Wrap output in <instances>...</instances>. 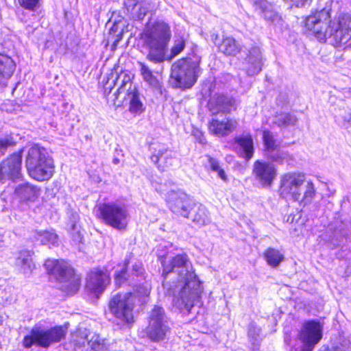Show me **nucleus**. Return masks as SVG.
I'll return each instance as SVG.
<instances>
[{
    "label": "nucleus",
    "mask_w": 351,
    "mask_h": 351,
    "mask_svg": "<svg viewBox=\"0 0 351 351\" xmlns=\"http://www.w3.org/2000/svg\"><path fill=\"white\" fill-rule=\"evenodd\" d=\"M161 263L163 267L162 276L166 277L172 273L178 276L177 283L163 282L165 293L173 295L172 302L176 308L189 313L191 308L199 302L202 287L188 255L178 254L168 261H161Z\"/></svg>",
    "instance_id": "nucleus-1"
},
{
    "label": "nucleus",
    "mask_w": 351,
    "mask_h": 351,
    "mask_svg": "<svg viewBox=\"0 0 351 351\" xmlns=\"http://www.w3.org/2000/svg\"><path fill=\"white\" fill-rule=\"evenodd\" d=\"M305 27L320 42L330 38L334 44L341 46L351 39V16L348 14L341 15L338 23H332L329 11L323 9L306 19Z\"/></svg>",
    "instance_id": "nucleus-2"
},
{
    "label": "nucleus",
    "mask_w": 351,
    "mask_h": 351,
    "mask_svg": "<svg viewBox=\"0 0 351 351\" xmlns=\"http://www.w3.org/2000/svg\"><path fill=\"white\" fill-rule=\"evenodd\" d=\"M141 38L147 50V60L154 64H161L169 60L167 52L171 38L169 24L164 21L154 23L143 31Z\"/></svg>",
    "instance_id": "nucleus-3"
},
{
    "label": "nucleus",
    "mask_w": 351,
    "mask_h": 351,
    "mask_svg": "<svg viewBox=\"0 0 351 351\" xmlns=\"http://www.w3.org/2000/svg\"><path fill=\"white\" fill-rule=\"evenodd\" d=\"M280 193L287 201L298 202L306 206L314 199L316 191L311 180H306L305 175L297 172H289L282 176Z\"/></svg>",
    "instance_id": "nucleus-4"
},
{
    "label": "nucleus",
    "mask_w": 351,
    "mask_h": 351,
    "mask_svg": "<svg viewBox=\"0 0 351 351\" xmlns=\"http://www.w3.org/2000/svg\"><path fill=\"white\" fill-rule=\"evenodd\" d=\"M25 166L29 176L39 182L49 180L55 169L53 160L47 151L37 145L28 149Z\"/></svg>",
    "instance_id": "nucleus-5"
},
{
    "label": "nucleus",
    "mask_w": 351,
    "mask_h": 351,
    "mask_svg": "<svg viewBox=\"0 0 351 351\" xmlns=\"http://www.w3.org/2000/svg\"><path fill=\"white\" fill-rule=\"evenodd\" d=\"M197 56L180 59L171 66L170 84L174 88H189L196 82L199 72Z\"/></svg>",
    "instance_id": "nucleus-6"
},
{
    "label": "nucleus",
    "mask_w": 351,
    "mask_h": 351,
    "mask_svg": "<svg viewBox=\"0 0 351 351\" xmlns=\"http://www.w3.org/2000/svg\"><path fill=\"white\" fill-rule=\"evenodd\" d=\"M44 266L60 284V289L68 294L75 293L80 285V278L70 265L64 261L47 259Z\"/></svg>",
    "instance_id": "nucleus-7"
},
{
    "label": "nucleus",
    "mask_w": 351,
    "mask_h": 351,
    "mask_svg": "<svg viewBox=\"0 0 351 351\" xmlns=\"http://www.w3.org/2000/svg\"><path fill=\"white\" fill-rule=\"evenodd\" d=\"M144 269L142 264L139 262L135 263L132 265L131 274L126 278L127 270L125 266L114 275V282L117 287H121L125 283L133 286L134 292L132 293L133 298L147 297L151 290L150 284L145 280Z\"/></svg>",
    "instance_id": "nucleus-8"
},
{
    "label": "nucleus",
    "mask_w": 351,
    "mask_h": 351,
    "mask_svg": "<svg viewBox=\"0 0 351 351\" xmlns=\"http://www.w3.org/2000/svg\"><path fill=\"white\" fill-rule=\"evenodd\" d=\"M98 217L108 226L121 230L128 225L129 213L124 206L118 203H103L98 205Z\"/></svg>",
    "instance_id": "nucleus-9"
},
{
    "label": "nucleus",
    "mask_w": 351,
    "mask_h": 351,
    "mask_svg": "<svg viewBox=\"0 0 351 351\" xmlns=\"http://www.w3.org/2000/svg\"><path fill=\"white\" fill-rule=\"evenodd\" d=\"M110 312L114 316L117 324H130L134 322V299L132 293H118L108 304Z\"/></svg>",
    "instance_id": "nucleus-10"
},
{
    "label": "nucleus",
    "mask_w": 351,
    "mask_h": 351,
    "mask_svg": "<svg viewBox=\"0 0 351 351\" xmlns=\"http://www.w3.org/2000/svg\"><path fill=\"white\" fill-rule=\"evenodd\" d=\"M114 85L118 86L114 93L115 99L119 98L121 93H126L125 99L129 101V111L135 115L140 114L144 111L143 104L142 103L139 93L135 86L132 84L131 77L129 75L121 73L114 82Z\"/></svg>",
    "instance_id": "nucleus-11"
},
{
    "label": "nucleus",
    "mask_w": 351,
    "mask_h": 351,
    "mask_svg": "<svg viewBox=\"0 0 351 351\" xmlns=\"http://www.w3.org/2000/svg\"><path fill=\"white\" fill-rule=\"evenodd\" d=\"M169 331V326L164 309L160 306H154L151 311L147 328L149 338L154 341L164 340Z\"/></svg>",
    "instance_id": "nucleus-12"
},
{
    "label": "nucleus",
    "mask_w": 351,
    "mask_h": 351,
    "mask_svg": "<svg viewBox=\"0 0 351 351\" xmlns=\"http://www.w3.org/2000/svg\"><path fill=\"white\" fill-rule=\"evenodd\" d=\"M166 201L168 207L173 213L186 218H189L191 211L195 206L190 197L181 191H170Z\"/></svg>",
    "instance_id": "nucleus-13"
},
{
    "label": "nucleus",
    "mask_w": 351,
    "mask_h": 351,
    "mask_svg": "<svg viewBox=\"0 0 351 351\" xmlns=\"http://www.w3.org/2000/svg\"><path fill=\"white\" fill-rule=\"evenodd\" d=\"M322 337V326L319 322L311 320L304 323L300 332L303 346L301 351H313Z\"/></svg>",
    "instance_id": "nucleus-14"
},
{
    "label": "nucleus",
    "mask_w": 351,
    "mask_h": 351,
    "mask_svg": "<svg viewBox=\"0 0 351 351\" xmlns=\"http://www.w3.org/2000/svg\"><path fill=\"white\" fill-rule=\"evenodd\" d=\"M252 173L263 187H269L276 179L277 169L273 163L258 160L253 165Z\"/></svg>",
    "instance_id": "nucleus-15"
},
{
    "label": "nucleus",
    "mask_w": 351,
    "mask_h": 351,
    "mask_svg": "<svg viewBox=\"0 0 351 351\" xmlns=\"http://www.w3.org/2000/svg\"><path fill=\"white\" fill-rule=\"evenodd\" d=\"M21 168V153H14L0 164V182L19 178Z\"/></svg>",
    "instance_id": "nucleus-16"
},
{
    "label": "nucleus",
    "mask_w": 351,
    "mask_h": 351,
    "mask_svg": "<svg viewBox=\"0 0 351 351\" xmlns=\"http://www.w3.org/2000/svg\"><path fill=\"white\" fill-rule=\"evenodd\" d=\"M237 126L236 120L223 117L221 119L213 118L209 123L208 129L211 134L217 136H225L232 132Z\"/></svg>",
    "instance_id": "nucleus-17"
},
{
    "label": "nucleus",
    "mask_w": 351,
    "mask_h": 351,
    "mask_svg": "<svg viewBox=\"0 0 351 351\" xmlns=\"http://www.w3.org/2000/svg\"><path fill=\"white\" fill-rule=\"evenodd\" d=\"M109 282L110 277L106 271L95 269L88 276L86 288L90 291L97 294L103 292Z\"/></svg>",
    "instance_id": "nucleus-18"
},
{
    "label": "nucleus",
    "mask_w": 351,
    "mask_h": 351,
    "mask_svg": "<svg viewBox=\"0 0 351 351\" xmlns=\"http://www.w3.org/2000/svg\"><path fill=\"white\" fill-rule=\"evenodd\" d=\"M208 107L213 114L219 112H229L236 109V101L223 95H214L208 103Z\"/></svg>",
    "instance_id": "nucleus-19"
},
{
    "label": "nucleus",
    "mask_w": 351,
    "mask_h": 351,
    "mask_svg": "<svg viewBox=\"0 0 351 351\" xmlns=\"http://www.w3.org/2000/svg\"><path fill=\"white\" fill-rule=\"evenodd\" d=\"M255 10L269 23H275L280 16L271 3L267 0H250Z\"/></svg>",
    "instance_id": "nucleus-20"
},
{
    "label": "nucleus",
    "mask_w": 351,
    "mask_h": 351,
    "mask_svg": "<svg viewBox=\"0 0 351 351\" xmlns=\"http://www.w3.org/2000/svg\"><path fill=\"white\" fill-rule=\"evenodd\" d=\"M218 38L217 34L212 35V40L217 45L219 51L226 56H235L241 50L239 43L231 36H226L223 38L221 43H217Z\"/></svg>",
    "instance_id": "nucleus-21"
},
{
    "label": "nucleus",
    "mask_w": 351,
    "mask_h": 351,
    "mask_svg": "<svg viewBox=\"0 0 351 351\" xmlns=\"http://www.w3.org/2000/svg\"><path fill=\"white\" fill-rule=\"evenodd\" d=\"M248 64L247 73L249 75L258 74L262 69V53L258 47H254L250 51L246 59Z\"/></svg>",
    "instance_id": "nucleus-22"
},
{
    "label": "nucleus",
    "mask_w": 351,
    "mask_h": 351,
    "mask_svg": "<svg viewBox=\"0 0 351 351\" xmlns=\"http://www.w3.org/2000/svg\"><path fill=\"white\" fill-rule=\"evenodd\" d=\"M189 217L199 227L208 225L211 222L208 210L202 204H195V206L193 207L191 211Z\"/></svg>",
    "instance_id": "nucleus-23"
},
{
    "label": "nucleus",
    "mask_w": 351,
    "mask_h": 351,
    "mask_svg": "<svg viewBox=\"0 0 351 351\" xmlns=\"http://www.w3.org/2000/svg\"><path fill=\"white\" fill-rule=\"evenodd\" d=\"M15 193L21 200L34 202L39 197L40 190L29 183H24L15 189Z\"/></svg>",
    "instance_id": "nucleus-24"
},
{
    "label": "nucleus",
    "mask_w": 351,
    "mask_h": 351,
    "mask_svg": "<svg viewBox=\"0 0 351 351\" xmlns=\"http://www.w3.org/2000/svg\"><path fill=\"white\" fill-rule=\"evenodd\" d=\"M151 150L152 152L151 160L154 163L157 164L160 158H164L166 160V163H167L166 166L171 165L170 161L173 158L172 151L170 150L165 145L161 143H153L151 145Z\"/></svg>",
    "instance_id": "nucleus-25"
},
{
    "label": "nucleus",
    "mask_w": 351,
    "mask_h": 351,
    "mask_svg": "<svg viewBox=\"0 0 351 351\" xmlns=\"http://www.w3.org/2000/svg\"><path fill=\"white\" fill-rule=\"evenodd\" d=\"M15 64L11 58L0 53V84H5L12 75Z\"/></svg>",
    "instance_id": "nucleus-26"
},
{
    "label": "nucleus",
    "mask_w": 351,
    "mask_h": 351,
    "mask_svg": "<svg viewBox=\"0 0 351 351\" xmlns=\"http://www.w3.org/2000/svg\"><path fill=\"white\" fill-rule=\"evenodd\" d=\"M146 0H125L124 6L134 17L142 19L145 16L148 9L145 6Z\"/></svg>",
    "instance_id": "nucleus-27"
},
{
    "label": "nucleus",
    "mask_w": 351,
    "mask_h": 351,
    "mask_svg": "<svg viewBox=\"0 0 351 351\" xmlns=\"http://www.w3.org/2000/svg\"><path fill=\"white\" fill-rule=\"evenodd\" d=\"M32 251L23 250L19 253L16 258V265L24 274H31L34 269V264L32 258Z\"/></svg>",
    "instance_id": "nucleus-28"
},
{
    "label": "nucleus",
    "mask_w": 351,
    "mask_h": 351,
    "mask_svg": "<svg viewBox=\"0 0 351 351\" xmlns=\"http://www.w3.org/2000/svg\"><path fill=\"white\" fill-rule=\"evenodd\" d=\"M140 74L144 80L150 87L155 89L160 88V83L153 71L145 63L138 62Z\"/></svg>",
    "instance_id": "nucleus-29"
},
{
    "label": "nucleus",
    "mask_w": 351,
    "mask_h": 351,
    "mask_svg": "<svg viewBox=\"0 0 351 351\" xmlns=\"http://www.w3.org/2000/svg\"><path fill=\"white\" fill-rule=\"evenodd\" d=\"M235 142L242 149L243 157L249 160L254 154L253 139L250 134H243L235 138Z\"/></svg>",
    "instance_id": "nucleus-30"
},
{
    "label": "nucleus",
    "mask_w": 351,
    "mask_h": 351,
    "mask_svg": "<svg viewBox=\"0 0 351 351\" xmlns=\"http://www.w3.org/2000/svg\"><path fill=\"white\" fill-rule=\"evenodd\" d=\"M264 257L267 264L276 267L284 260V256L279 250L269 247L265 250Z\"/></svg>",
    "instance_id": "nucleus-31"
},
{
    "label": "nucleus",
    "mask_w": 351,
    "mask_h": 351,
    "mask_svg": "<svg viewBox=\"0 0 351 351\" xmlns=\"http://www.w3.org/2000/svg\"><path fill=\"white\" fill-rule=\"evenodd\" d=\"M335 119L342 127L348 128L351 125V112L348 109L339 108L335 110Z\"/></svg>",
    "instance_id": "nucleus-32"
},
{
    "label": "nucleus",
    "mask_w": 351,
    "mask_h": 351,
    "mask_svg": "<svg viewBox=\"0 0 351 351\" xmlns=\"http://www.w3.org/2000/svg\"><path fill=\"white\" fill-rule=\"evenodd\" d=\"M34 237L43 245H56L58 243V235L53 231L36 232Z\"/></svg>",
    "instance_id": "nucleus-33"
},
{
    "label": "nucleus",
    "mask_w": 351,
    "mask_h": 351,
    "mask_svg": "<svg viewBox=\"0 0 351 351\" xmlns=\"http://www.w3.org/2000/svg\"><path fill=\"white\" fill-rule=\"evenodd\" d=\"M296 120V117L292 114L280 113L276 115L274 122L280 127H286L295 124Z\"/></svg>",
    "instance_id": "nucleus-34"
},
{
    "label": "nucleus",
    "mask_w": 351,
    "mask_h": 351,
    "mask_svg": "<svg viewBox=\"0 0 351 351\" xmlns=\"http://www.w3.org/2000/svg\"><path fill=\"white\" fill-rule=\"evenodd\" d=\"M264 146L266 155L273 151H276L278 147L274 136L271 132L268 130H264L263 134Z\"/></svg>",
    "instance_id": "nucleus-35"
},
{
    "label": "nucleus",
    "mask_w": 351,
    "mask_h": 351,
    "mask_svg": "<svg viewBox=\"0 0 351 351\" xmlns=\"http://www.w3.org/2000/svg\"><path fill=\"white\" fill-rule=\"evenodd\" d=\"M49 331L52 344L64 339L67 332V328L62 326H55L49 329Z\"/></svg>",
    "instance_id": "nucleus-36"
},
{
    "label": "nucleus",
    "mask_w": 351,
    "mask_h": 351,
    "mask_svg": "<svg viewBox=\"0 0 351 351\" xmlns=\"http://www.w3.org/2000/svg\"><path fill=\"white\" fill-rule=\"evenodd\" d=\"M34 336L37 339V344L42 347L47 348L51 344L49 330L36 329Z\"/></svg>",
    "instance_id": "nucleus-37"
},
{
    "label": "nucleus",
    "mask_w": 351,
    "mask_h": 351,
    "mask_svg": "<svg viewBox=\"0 0 351 351\" xmlns=\"http://www.w3.org/2000/svg\"><path fill=\"white\" fill-rule=\"evenodd\" d=\"M208 161L210 166V169L213 171L217 172L218 176L223 180L226 181L227 180V176L226 175L225 171L223 169L221 168L219 166V162L217 160H216L214 158H212L210 156H208Z\"/></svg>",
    "instance_id": "nucleus-38"
},
{
    "label": "nucleus",
    "mask_w": 351,
    "mask_h": 351,
    "mask_svg": "<svg viewBox=\"0 0 351 351\" xmlns=\"http://www.w3.org/2000/svg\"><path fill=\"white\" fill-rule=\"evenodd\" d=\"M267 157L272 161L282 164L288 157L287 153L276 149L267 154Z\"/></svg>",
    "instance_id": "nucleus-39"
},
{
    "label": "nucleus",
    "mask_w": 351,
    "mask_h": 351,
    "mask_svg": "<svg viewBox=\"0 0 351 351\" xmlns=\"http://www.w3.org/2000/svg\"><path fill=\"white\" fill-rule=\"evenodd\" d=\"M186 40L183 37L178 38L175 40L171 48L172 57H175L180 53L185 47Z\"/></svg>",
    "instance_id": "nucleus-40"
},
{
    "label": "nucleus",
    "mask_w": 351,
    "mask_h": 351,
    "mask_svg": "<svg viewBox=\"0 0 351 351\" xmlns=\"http://www.w3.org/2000/svg\"><path fill=\"white\" fill-rule=\"evenodd\" d=\"M261 329L254 324L250 325L248 335L253 344H258L261 340L260 338Z\"/></svg>",
    "instance_id": "nucleus-41"
},
{
    "label": "nucleus",
    "mask_w": 351,
    "mask_h": 351,
    "mask_svg": "<svg viewBox=\"0 0 351 351\" xmlns=\"http://www.w3.org/2000/svg\"><path fill=\"white\" fill-rule=\"evenodd\" d=\"M18 2L22 8L34 11L38 8L39 0H18Z\"/></svg>",
    "instance_id": "nucleus-42"
},
{
    "label": "nucleus",
    "mask_w": 351,
    "mask_h": 351,
    "mask_svg": "<svg viewBox=\"0 0 351 351\" xmlns=\"http://www.w3.org/2000/svg\"><path fill=\"white\" fill-rule=\"evenodd\" d=\"M36 330H32L30 336L24 338L23 344L26 348H30L34 343H37V339L35 338Z\"/></svg>",
    "instance_id": "nucleus-43"
},
{
    "label": "nucleus",
    "mask_w": 351,
    "mask_h": 351,
    "mask_svg": "<svg viewBox=\"0 0 351 351\" xmlns=\"http://www.w3.org/2000/svg\"><path fill=\"white\" fill-rule=\"evenodd\" d=\"M88 345L91 347L92 350L94 351H106V349L103 344H101L99 342H97V341H88Z\"/></svg>",
    "instance_id": "nucleus-44"
},
{
    "label": "nucleus",
    "mask_w": 351,
    "mask_h": 351,
    "mask_svg": "<svg viewBox=\"0 0 351 351\" xmlns=\"http://www.w3.org/2000/svg\"><path fill=\"white\" fill-rule=\"evenodd\" d=\"M8 146V142L5 140L0 139V149H5Z\"/></svg>",
    "instance_id": "nucleus-45"
}]
</instances>
